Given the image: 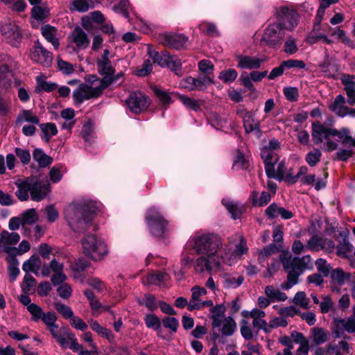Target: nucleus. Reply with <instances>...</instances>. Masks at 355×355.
Segmentation results:
<instances>
[{"label": "nucleus", "instance_id": "nucleus-11", "mask_svg": "<svg viewBox=\"0 0 355 355\" xmlns=\"http://www.w3.org/2000/svg\"><path fill=\"white\" fill-rule=\"evenodd\" d=\"M0 29L3 38L12 46H16L21 40V32L18 24L7 20L2 23Z\"/></svg>", "mask_w": 355, "mask_h": 355}, {"label": "nucleus", "instance_id": "nucleus-21", "mask_svg": "<svg viewBox=\"0 0 355 355\" xmlns=\"http://www.w3.org/2000/svg\"><path fill=\"white\" fill-rule=\"evenodd\" d=\"M340 80L344 85V89L347 96V103L349 105H355V75L343 73Z\"/></svg>", "mask_w": 355, "mask_h": 355}, {"label": "nucleus", "instance_id": "nucleus-23", "mask_svg": "<svg viewBox=\"0 0 355 355\" xmlns=\"http://www.w3.org/2000/svg\"><path fill=\"white\" fill-rule=\"evenodd\" d=\"M236 114L242 119L246 132L249 133L259 129V122L254 119L250 112L243 107H239L236 110Z\"/></svg>", "mask_w": 355, "mask_h": 355}, {"label": "nucleus", "instance_id": "nucleus-29", "mask_svg": "<svg viewBox=\"0 0 355 355\" xmlns=\"http://www.w3.org/2000/svg\"><path fill=\"white\" fill-rule=\"evenodd\" d=\"M210 312L211 313V318L212 319V327L214 328H218L222 324V319L225 317L226 307L224 304H217L216 306H210Z\"/></svg>", "mask_w": 355, "mask_h": 355}, {"label": "nucleus", "instance_id": "nucleus-34", "mask_svg": "<svg viewBox=\"0 0 355 355\" xmlns=\"http://www.w3.org/2000/svg\"><path fill=\"white\" fill-rule=\"evenodd\" d=\"M42 262L37 255L31 256L27 261H26L22 266V269L26 272H32L35 275H40V268H41Z\"/></svg>", "mask_w": 355, "mask_h": 355}, {"label": "nucleus", "instance_id": "nucleus-44", "mask_svg": "<svg viewBox=\"0 0 355 355\" xmlns=\"http://www.w3.org/2000/svg\"><path fill=\"white\" fill-rule=\"evenodd\" d=\"M148 53L149 56L153 60V62L157 63L162 67H166L171 56L170 54L166 52L159 53L158 52L152 50L150 48L148 49Z\"/></svg>", "mask_w": 355, "mask_h": 355}, {"label": "nucleus", "instance_id": "nucleus-37", "mask_svg": "<svg viewBox=\"0 0 355 355\" xmlns=\"http://www.w3.org/2000/svg\"><path fill=\"white\" fill-rule=\"evenodd\" d=\"M168 279L169 276L167 273L156 272L148 275L144 283L148 284L165 285Z\"/></svg>", "mask_w": 355, "mask_h": 355}, {"label": "nucleus", "instance_id": "nucleus-4", "mask_svg": "<svg viewBox=\"0 0 355 355\" xmlns=\"http://www.w3.org/2000/svg\"><path fill=\"white\" fill-rule=\"evenodd\" d=\"M221 246L220 238L214 234H196L187 243L188 248H193L197 254L210 258L216 257Z\"/></svg>", "mask_w": 355, "mask_h": 355}, {"label": "nucleus", "instance_id": "nucleus-6", "mask_svg": "<svg viewBox=\"0 0 355 355\" xmlns=\"http://www.w3.org/2000/svg\"><path fill=\"white\" fill-rule=\"evenodd\" d=\"M81 244L85 256L94 261H101L108 254V248L105 241L94 234L85 236Z\"/></svg>", "mask_w": 355, "mask_h": 355}, {"label": "nucleus", "instance_id": "nucleus-42", "mask_svg": "<svg viewBox=\"0 0 355 355\" xmlns=\"http://www.w3.org/2000/svg\"><path fill=\"white\" fill-rule=\"evenodd\" d=\"M221 333L224 336H232L236 329V323L232 317H227L222 319Z\"/></svg>", "mask_w": 355, "mask_h": 355}, {"label": "nucleus", "instance_id": "nucleus-39", "mask_svg": "<svg viewBox=\"0 0 355 355\" xmlns=\"http://www.w3.org/2000/svg\"><path fill=\"white\" fill-rule=\"evenodd\" d=\"M178 98L187 108L195 112L200 110L203 104L202 100L194 99L186 95H179Z\"/></svg>", "mask_w": 355, "mask_h": 355}, {"label": "nucleus", "instance_id": "nucleus-32", "mask_svg": "<svg viewBox=\"0 0 355 355\" xmlns=\"http://www.w3.org/2000/svg\"><path fill=\"white\" fill-rule=\"evenodd\" d=\"M42 34L44 37L52 44L53 47L57 49L60 46L59 40L57 37L58 30L51 25H45L41 28Z\"/></svg>", "mask_w": 355, "mask_h": 355}, {"label": "nucleus", "instance_id": "nucleus-40", "mask_svg": "<svg viewBox=\"0 0 355 355\" xmlns=\"http://www.w3.org/2000/svg\"><path fill=\"white\" fill-rule=\"evenodd\" d=\"M264 292L271 302H284L287 299L286 293L281 292L278 289H275L272 286H267L265 288Z\"/></svg>", "mask_w": 355, "mask_h": 355}, {"label": "nucleus", "instance_id": "nucleus-10", "mask_svg": "<svg viewBox=\"0 0 355 355\" xmlns=\"http://www.w3.org/2000/svg\"><path fill=\"white\" fill-rule=\"evenodd\" d=\"M309 169L306 166H302L299 168L297 173L293 175L291 169L287 171L285 161L283 160L279 163L277 170L274 168V175L268 177L279 180H283L288 184H294L299 180L301 176L306 175Z\"/></svg>", "mask_w": 355, "mask_h": 355}, {"label": "nucleus", "instance_id": "nucleus-59", "mask_svg": "<svg viewBox=\"0 0 355 355\" xmlns=\"http://www.w3.org/2000/svg\"><path fill=\"white\" fill-rule=\"evenodd\" d=\"M320 303V310L322 313L329 312L334 307V302L330 295H322Z\"/></svg>", "mask_w": 355, "mask_h": 355}, {"label": "nucleus", "instance_id": "nucleus-13", "mask_svg": "<svg viewBox=\"0 0 355 355\" xmlns=\"http://www.w3.org/2000/svg\"><path fill=\"white\" fill-rule=\"evenodd\" d=\"M112 58L110 51L105 49L103 53L99 55L96 60V65L98 73L105 76L103 78H109L110 84L114 82L113 75L114 73V68L112 65L110 58Z\"/></svg>", "mask_w": 355, "mask_h": 355}, {"label": "nucleus", "instance_id": "nucleus-17", "mask_svg": "<svg viewBox=\"0 0 355 355\" xmlns=\"http://www.w3.org/2000/svg\"><path fill=\"white\" fill-rule=\"evenodd\" d=\"M236 58L237 67L243 69H258L263 63L268 60L265 56L260 58L256 56L239 55L236 56Z\"/></svg>", "mask_w": 355, "mask_h": 355}, {"label": "nucleus", "instance_id": "nucleus-50", "mask_svg": "<svg viewBox=\"0 0 355 355\" xmlns=\"http://www.w3.org/2000/svg\"><path fill=\"white\" fill-rule=\"evenodd\" d=\"M306 248L312 251L324 250V239L318 236H313L307 242Z\"/></svg>", "mask_w": 355, "mask_h": 355}, {"label": "nucleus", "instance_id": "nucleus-7", "mask_svg": "<svg viewBox=\"0 0 355 355\" xmlns=\"http://www.w3.org/2000/svg\"><path fill=\"white\" fill-rule=\"evenodd\" d=\"M145 219L150 233L154 236L162 237L168 232V221L155 207L148 210Z\"/></svg>", "mask_w": 355, "mask_h": 355}, {"label": "nucleus", "instance_id": "nucleus-60", "mask_svg": "<svg viewBox=\"0 0 355 355\" xmlns=\"http://www.w3.org/2000/svg\"><path fill=\"white\" fill-rule=\"evenodd\" d=\"M49 15V9L47 7L35 6L32 9V16L37 20H42Z\"/></svg>", "mask_w": 355, "mask_h": 355}, {"label": "nucleus", "instance_id": "nucleus-31", "mask_svg": "<svg viewBox=\"0 0 355 355\" xmlns=\"http://www.w3.org/2000/svg\"><path fill=\"white\" fill-rule=\"evenodd\" d=\"M345 98L342 95L336 97L334 102L329 105V109L339 116L344 117L347 115L348 107L345 105Z\"/></svg>", "mask_w": 355, "mask_h": 355}, {"label": "nucleus", "instance_id": "nucleus-26", "mask_svg": "<svg viewBox=\"0 0 355 355\" xmlns=\"http://www.w3.org/2000/svg\"><path fill=\"white\" fill-rule=\"evenodd\" d=\"M319 28L320 26H318V24L314 25L313 31L309 34L306 39V42L311 45L318 43L319 42H322L323 44H331L333 40L325 34L319 32Z\"/></svg>", "mask_w": 355, "mask_h": 355}, {"label": "nucleus", "instance_id": "nucleus-35", "mask_svg": "<svg viewBox=\"0 0 355 355\" xmlns=\"http://www.w3.org/2000/svg\"><path fill=\"white\" fill-rule=\"evenodd\" d=\"M20 239V236L16 232H2L3 248L7 253H9L12 248L10 245L17 244Z\"/></svg>", "mask_w": 355, "mask_h": 355}, {"label": "nucleus", "instance_id": "nucleus-45", "mask_svg": "<svg viewBox=\"0 0 355 355\" xmlns=\"http://www.w3.org/2000/svg\"><path fill=\"white\" fill-rule=\"evenodd\" d=\"M90 327L96 333H98L99 335H101L102 337L105 338L109 341H111L114 339V335L112 334V331L107 328L101 326L97 321L92 320L90 322Z\"/></svg>", "mask_w": 355, "mask_h": 355}, {"label": "nucleus", "instance_id": "nucleus-16", "mask_svg": "<svg viewBox=\"0 0 355 355\" xmlns=\"http://www.w3.org/2000/svg\"><path fill=\"white\" fill-rule=\"evenodd\" d=\"M31 59L43 66L49 67L52 62L53 55L39 42H37L31 52Z\"/></svg>", "mask_w": 355, "mask_h": 355}, {"label": "nucleus", "instance_id": "nucleus-55", "mask_svg": "<svg viewBox=\"0 0 355 355\" xmlns=\"http://www.w3.org/2000/svg\"><path fill=\"white\" fill-rule=\"evenodd\" d=\"M36 81L37 90L39 92L44 91L49 92L55 90L57 87V85L55 83L47 82L42 77H37Z\"/></svg>", "mask_w": 355, "mask_h": 355}, {"label": "nucleus", "instance_id": "nucleus-27", "mask_svg": "<svg viewBox=\"0 0 355 355\" xmlns=\"http://www.w3.org/2000/svg\"><path fill=\"white\" fill-rule=\"evenodd\" d=\"M243 281V276L237 273H226L222 277L223 286L227 289L236 288L241 286Z\"/></svg>", "mask_w": 355, "mask_h": 355}, {"label": "nucleus", "instance_id": "nucleus-62", "mask_svg": "<svg viewBox=\"0 0 355 355\" xmlns=\"http://www.w3.org/2000/svg\"><path fill=\"white\" fill-rule=\"evenodd\" d=\"M153 70V64L150 60H146L140 67L135 71V74L144 77L149 74Z\"/></svg>", "mask_w": 355, "mask_h": 355}, {"label": "nucleus", "instance_id": "nucleus-28", "mask_svg": "<svg viewBox=\"0 0 355 355\" xmlns=\"http://www.w3.org/2000/svg\"><path fill=\"white\" fill-rule=\"evenodd\" d=\"M310 338L316 345H320L329 338V333L324 328L315 327L310 331Z\"/></svg>", "mask_w": 355, "mask_h": 355}, {"label": "nucleus", "instance_id": "nucleus-47", "mask_svg": "<svg viewBox=\"0 0 355 355\" xmlns=\"http://www.w3.org/2000/svg\"><path fill=\"white\" fill-rule=\"evenodd\" d=\"M17 121L19 123L28 122L33 124H38L39 119L31 110H24L18 115Z\"/></svg>", "mask_w": 355, "mask_h": 355}, {"label": "nucleus", "instance_id": "nucleus-20", "mask_svg": "<svg viewBox=\"0 0 355 355\" xmlns=\"http://www.w3.org/2000/svg\"><path fill=\"white\" fill-rule=\"evenodd\" d=\"M69 42L74 44L78 49H85L89 44L86 33L79 26L76 27L68 37Z\"/></svg>", "mask_w": 355, "mask_h": 355}, {"label": "nucleus", "instance_id": "nucleus-15", "mask_svg": "<svg viewBox=\"0 0 355 355\" xmlns=\"http://www.w3.org/2000/svg\"><path fill=\"white\" fill-rule=\"evenodd\" d=\"M237 237L239 243L235 245V249L232 254L225 253L224 256L221 257L223 263L228 266L234 264L239 258L243 254H246L248 251L246 240L241 235H238Z\"/></svg>", "mask_w": 355, "mask_h": 355}, {"label": "nucleus", "instance_id": "nucleus-9", "mask_svg": "<svg viewBox=\"0 0 355 355\" xmlns=\"http://www.w3.org/2000/svg\"><path fill=\"white\" fill-rule=\"evenodd\" d=\"M275 15L278 20V24L281 25L284 30L292 31L297 25L300 16L293 9L286 6H281L276 9Z\"/></svg>", "mask_w": 355, "mask_h": 355}, {"label": "nucleus", "instance_id": "nucleus-14", "mask_svg": "<svg viewBox=\"0 0 355 355\" xmlns=\"http://www.w3.org/2000/svg\"><path fill=\"white\" fill-rule=\"evenodd\" d=\"M128 107L134 113H139L150 105V99L140 92L130 94L126 100Z\"/></svg>", "mask_w": 355, "mask_h": 355}, {"label": "nucleus", "instance_id": "nucleus-54", "mask_svg": "<svg viewBox=\"0 0 355 355\" xmlns=\"http://www.w3.org/2000/svg\"><path fill=\"white\" fill-rule=\"evenodd\" d=\"M238 76V73L234 69H228L220 72L218 78L223 83H232Z\"/></svg>", "mask_w": 355, "mask_h": 355}, {"label": "nucleus", "instance_id": "nucleus-51", "mask_svg": "<svg viewBox=\"0 0 355 355\" xmlns=\"http://www.w3.org/2000/svg\"><path fill=\"white\" fill-rule=\"evenodd\" d=\"M40 128L44 134L46 141H49L51 137L58 134L57 127L53 123H42L40 125Z\"/></svg>", "mask_w": 355, "mask_h": 355}, {"label": "nucleus", "instance_id": "nucleus-12", "mask_svg": "<svg viewBox=\"0 0 355 355\" xmlns=\"http://www.w3.org/2000/svg\"><path fill=\"white\" fill-rule=\"evenodd\" d=\"M191 297L189 301L188 310H200L205 307L212 306L213 301L211 300H204L202 297L207 294L205 288L200 286H193L191 290Z\"/></svg>", "mask_w": 355, "mask_h": 355}, {"label": "nucleus", "instance_id": "nucleus-41", "mask_svg": "<svg viewBox=\"0 0 355 355\" xmlns=\"http://www.w3.org/2000/svg\"><path fill=\"white\" fill-rule=\"evenodd\" d=\"M94 7V3L92 0H73L70 5V10L85 12Z\"/></svg>", "mask_w": 355, "mask_h": 355}, {"label": "nucleus", "instance_id": "nucleus-36", "mask_svg": "<svg viewBox=\"0 0 355 355\" xmlns=\"http://www.w3.org/2000/svg\"><path fill=\"white\" fill-rule=\"evenodd\" d=\"M17 187V191H16V196L21 200H27L28 199V193H31V184L29 178L25 180H19L16 182Z\"/></svg>", "mask_w": 355, "mask_h": 355}, {"label": "nucleus", "instance_id": "nucleus-46", "mask_svg": "<svg viewBox=\"0 0 355 355\" xmlns=\"http://www.w3.org/2000/svg\"><path fill=\"white\" fill-rule=\"evenodd\" d=\"M166 67L171 69L178 76H182L183 74L181 61L176 55H171Z\"/></svg>", "mask_w": 355, "mask_h": 355}, {"label": "nucleus", "instance_id": "nucleus-19", "mask_svg": "<svg viewBox=\"0 0 355 355\" xmlns=\"http://www.w3.org/2000/svg\"><path fill=\"white\" fill-rule=\"evenodd\" d=\"M223 263L221 258H216L211 257V258L206 256L199 257L195 264V270L197 272H203L205 270H212L220 269L221 263Z\"/></svg>", "mask_w": 355, "mask_h": 355}, {"label": "nucleus", "instance_id": "nucleus-56", "mask_svg": "<svg viewBox=\"0 0 355 355\" xmlns=\"http://www.w3.org/2000/svg\"><path fill=\"white\" fill-rule=\"evenodd\" d=\"M321 157V151L318 148H315L306 154L305 160L310 166L313 167L320 161Z\"/></svg>", "mask_w": 355, "mask_h": 355}, {"label": "nucleus", "instance_id": "nucleus-49", "mask_svg": "<svg viewBox=\"0 0 355 355\" xmlns=\"http://www.w3.org/2000/svg\"><path fill=\"white\" fill-rule=\"evenodd\" d=\"M293 302L304 309H309L310 308V300L304 291L297 292L293 299Z\"/></svg>", "mask_w": 355, "mask_h": 355}, {"label": "nucleus", "instance_id": "nucleus-52", "mask_svg": "<svg viewBox=\"0 0 355 355\" xmlns=\"http://www.w3.org/2000/svg\"><path fill=\"white\" fill-rule=\"evenodd\" d=\"M90 20L98 24H102L104 21L105 18L100 11L91 12L89 16L83 18V26L87 29H89V21Z\"/></svg>", "mask_w": 355, "mask_h": 355}, {"label": "nucleus", "instance_id": "nucleus-8", "mask_svg": "<svg viewBox=\"0 0 355 355\" xmlns=\"http://www.w3.org/2000/svg\"><path fill=\"white\" fill-rule=\"evenodd\" d=\"M281 25L277 23L268 24L264 29L261 42L272 49H278L284 37V33L282 31Z\"/></svg>", "mask_w": 355, "mask_h": 355}, {"label": "nucleus", "instance_id": "nucleus-53", "mask_svg": "<svg viewBox=\"0 0 355 355\" xmlns=\"http://www.w3.org/2000/svg\"><path fill=\"white\" fill-rule=\"evenodd\" d=\"M22 225H31L38 220V214L35 209H29L25 211L21 216Z\"/></svg>", "mask_w": 355, "mask_h": 355}, {"label": "nucleus", "instance_id": "nucleus-38", "mask_svg": "<svg viewBox=\"0 0 355 355\" xmlns=\"http://www.w3.org/2000/svg\"><path fill=\"white\" fill-rule=\"evenodd\" d=\"M33 157L37 162L38 165L43 168L49 166L53 162V159L40 148L34 150Z\"/></svg>", "mask_w": 355, "mask_h": 355}, {"label": "nucleus", "instance_id": "nucleus-61", "mask_svg": "<svg viewBox=\"0 0 355 355\" xmlns=\"http://www.w3.org/2000/svg\"><path fill=\"white\" fill-rule=\"evenodd\" d=\"M213 79L208 76H204L195 78V90L203 91L207 88V86L213 83Z\"/></svg>", "mask_w": 355, "mask_h": 355}, {"label": "nucleus", "instance_id": "nucleus-43", "mask_svg": "<svg viewBox=\"0 0 355 355\" xmlns=\"http://www.w3.org/2000/svg\"><path fill=\"white\" fill-rule=\"evenodd\" d=\"M271 200V196L269 193L263 191L259 194V192L254 191L252 193V200L254 206L262 207L266 205Z\"/></svg>", "mask_w": 355, "mask_h": 355}, {"label": "nucleus", "instance_id": "nucleus-2", "mask_svg": "<svg viewBox=\"0 0 355 355\" xmlns=\"http://www.w3.org/2000/svg\"><path fill=\"white\" fill-rule=\"evenodd\" d=\"M284 269L288 272L287 282L283 286L285 289H289L298 282L299 277L306 270L313 268V261L309 255L302 257H292L291 254L281 256Z\"/></svg>", "mask_w": 355, "mask_h": 355}, {"label": "nucleus", "instance_id": "nucleus-18", "mask_svg": "<svg viewBox=\"0 0 355 355\" xmlns=\"http://www.w3.org/2000/svg\"><path fill=\"white\" fill-rule=\"evenodd\" d=\"M31 184V197L33 201H41L50 191L49 185L36 180L34 178H29Z\"/></svg>", "mask_w": 355, "mask_h": 355}, {"label": "nucleus", "instance_id": "nucleus-33", "mask_svg": "<svg viewBox=\"0 0 355 355\" xmlns=\"http://www.w3.org/2000/svg\"><path fill=\"white\" fill-rule=\"evenodd\" d=\"M223 204L225 206L234 219L240 218L245 209V207L241 203L230 199H223Z\"/></svg>", "mask_w": 355, "mask_h": 355}, {"label": "nucleus", "instance_id": "nucleus-24", "mask_svg": "<svg viewBox=\"0 0 355 355\" xmlns=\"http://www.w3.org/2000/svg\"><path fill=\"white\" fill-rule=\"evenodd\" d=\"M261 155L264 161L267 176L274 175V165L278 160L277 153L273 150H270V148H263L261 150Z\"/></svg>", "mask_w": 355, "mask_h": 355}, {"label": "nucleus", "instance_id": "nucleus-5", "mask_svg": "<svg viewBox=\"0 0 355 355\" xmlns=\"http://www.w3.org/2000/svg\"><path fill=\"white\" fill-rule=\"evenodd\" d=\"M311 128V136L315 144L323 143L324 148L328 151L337 149L340 139V130L328 128L320 122L313 123Z\"/></svg>", "mask_w": 355, "mask_h": 355}, {"label": "nucleus", "instance_id": "nucleus-3", "mask_svg": "<svg viewBox=\"0 0 355 355\" xmlns=\"http://www.w3.org/2000/svg\"><path fill=\"white\" fill-rule=\"evenodd\" d=\"M87 82L88 83L80 84L73 92L75 105H80L85 101L100 96L103 91L110 85V79L108 77L99 79L95 76H91Z\"/></svg>", "mask_w": 355, "mask_h": 355}, {"label": "nucleus", "instance_id": "nucleus-63", "mask_svg": "<svg viewBox=\"0 0 355 355\" xmlns=\"http://www.w3.org/2000/svg\"><path fill=\"white\" fill-rule=\"evenodd\" d=\"M35 286L36 281L35 278L29 274H26L24 277L23 284L21 285L23 291L26 293L31 292L34 290Z\"/></svg>", "mask_w": 355, "mask_h": 355}, {"label": "nucleus", "instance_id": "nucleus-64", "mask_svg": "<svg viewBox=\"0 0 355 355\" xmlns=\"http://www.w3.org/2000/svg\"><path fill=\"white\" fill-rule=\"evenodd\" d=\"M241 334L245 340H251L254 337L253 331L248 320H242L241 322Z\"/></svg>", "mask_w": 355, "mask_h": 355}, {"label": "nucleus", "instance_id": "nucleus-58", "mask_svg": "<svg viewBox=\"0 0 355 355\" xmlns=\"http://www.w3.org/2000/svg\"><path fill=\"white\" fill-rule=\"evenodd\" d=\"M153 90L162 105H167L171 103V98L166 91L157 87H153Z\"/></svg>", "mask_w": 355, "mask_h": 355}, {"label": "nucleus", "instance_id": "nucleus-1", "mask_svg": "<svg viewBox=\"0 0 355 355\" xmlns=\"http://www.w3.org/2000/svg\"><path fill=\"white\" fill-rule=\"evenodd\" d=\"M100 204L92 200L73 202L64 209V218L71 229L83 234L92 225L94 216L99 211Z\"/></svg>", "mask_w": 355, "mask_h": 355}, {"label": "nucleus", "instance_id": "nucleus-48", "mask_svg": "<svg viewBox=\"0 0 355 355\" xmlns=\"http://www.w3.org/2000/svg\"><path fill=\"white\" fill-rule=\"evenodd\" d=\"M9 266L8 268L10 281L14 282L19 274V261L15 257H10L8 259Z\"/></svg>", "mask_w": 355, "mask_h": 355}, {"label": "nucleus", "instance_id": "nucleus-57", "mask_svg": "<svg viewBox=\"0 0 355 355\" xmlns=\"http://www.w3.org/2000/svg\"><path fill=\"white\" fill-rule=\"evenodd\" d=\"M57 62L59 71L64 75L69 76L74 73L75 69L72 64L62 60L60 58H57Z\"/></svg>", "mask_w": 355, "mask_h": 355}, {"label": "nucleus", "instance_id": "nucleus-30", "mask_svg": "<svg viewBox=\"0 0 355 355\" xmlns=\"http://www.w3.org/2000/svg\"><path fill=\"white\" fill-rule=\"evenodd\" d=\"M322 29L324 31L329 33L330 35L335 36L340 42L353 47L354 44L352 41L346 35V33L343 30L339 28L333 29L327 24L323 25Z\"/></svg>", "mask_w": 355, "mask_h": 355}, {"label": "nucleus", "instance_id": "nucleus-25", "mask_svg": "<svg viewBox=\"0 0 355 355\" xmlns=\"http://www.w3.org/2000/svg\"><path fill=\"white\" fill-rule=\"evenodd\" d=\"M349 278V273H345L342 269L334 270L331 274V290L333 292L339 293V286L343 285Z\"/></svg>", "mask_w": 355, "mask_h": 355}, {"label": "nucleus", "instance_id": "nucleus-22", "mask_svg": "<svg viewBox=\"0 0 355 355\" xmlns=\"http://www.w3.org/2000/svg\"><path fill=\"white\" fill-rule=\"evenodd\" d=\"M159 41L164 46L180 49L187 42V37L182 34L165 33L160 35Z\"/></svg>", "mask_w": 355, "mask_h": 355}]
</instances>
